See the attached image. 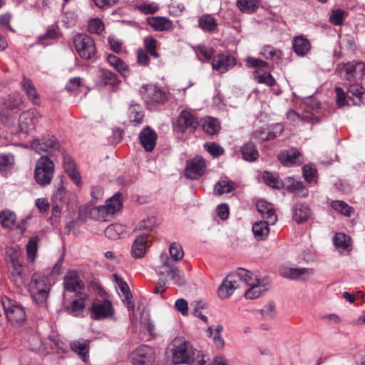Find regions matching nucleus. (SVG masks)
<instances>
[{
    "mask_svg": "<svg viewBox=\"0 0 365 365\" xmlns=\"http://www.w3.org/2000/svg\"><path fill=\"white\" fill-rule=\"evenodd\" d=\"M284 184V188L298 197H305L308 195V190L301 181L296 180L293 178L289 177L286 178Z\"/></svg>",
    "mask_w": 365,
    "mask_h": 365,
    "instance_id": "24",
    "label": "nucleus"
},
{
    "mask_svg": "<svg viewBox=\"0 0 365 365\" xmlns=\"http://www.w3.org/2000/svg\"><path fill=\"white\" fill-rule=\"evenodd\" d=\"M278 160L284 166L300 165L303 163L301 153L296 148L282 151L277 156Z\"/></svg>",
    "mask_w": 365,
    "mask_h": 365,
    "instance_id": "18",
    "label": "nucleus"
},
{
    "mask_svg": "<svg viewBox=\"0 0 365 365\" xmlns=\"http://www.w3.org/2000/svg\"><path fill=\"white\" fill-rule=\"evenodd\" d=\"M302 173L304 180L309 182H317V170L312 164L305 165L302 168Z\"/></svg>",
    "mask_w": 365,
    "mask_h": 365,
    "instance_id": "49",
    "label": "nucleus"
},
{
    "mask_svg": "<svg viewBox=\"0 0 365 365\" xmlns=\"http://www.w3.org/2000/svg\"><path fill=\"white\" fill-rule=\"evenodd\" d=\"M104 30V24L99 19H93L89 21L88 31L91 34H101Z\"/></svg>",
    "mask_w": 365,
    "mask_h": 365,
    "instance_id": "58",
    "label": "nucleus"
},
{
    "mask_svg": "<svg viewBox=\"0 0 365 365\" xmlns=\"http://www.w3.org/2000/svg\"><path fill=\"white\" fill-rule=\"evenodd\" d=\"M264 182L276 190H282L285 187L284 182L279 178L278 174L264 171L262 175Z\"/></svg>",
    "mask_w": 365,
    "mask_h": 365,
    "instance_id": "31",
    "label": "nucleus"
},
{
    "mask_svg": "<svg viewBox=\"0 0 365 365\" xmlns=\"http://www.w3.org/2000/svg\"><path fill=\"white\" fill-rule=\"evenodd\" d=\"M12 281L18 287H22L26 281L27 276L22 263L9 267Z\"/></svg>",
    "mask_w": 365,
    "mask_h": 365,
    "instance_id": "27",
    "label": "nucleus"
},
{
    "mask_svg": "<svg viewBox=\"0 0 365 365\" xmlns=\"http://www.w3.org/2000/svg\"><path fill=\"white\" fill-rule=\"evenodd\" d=\"M349 98L355 104H365V88L359 83L351 84L348 89Z\"/></svg>",
    "mask_w": 365,
    "mask_h": 365,
    "instance_id": "28",
    "label": "nucleus"
},
{
    "mask_svg": "<svg viewBox=\"0 0 365 365\" xmlns=\"http://www.w3.org/2000/svg\"><path fill=\"white\" fill-rule=\"evenodd\" d=\"M340 72L349 81L361 80L365 75V64L362 61H352L343 64Z\"/></svg>",
    "mask_w": 365,
    "mask_h": 365,
    "instance_id": "7",
    "label": "nucleus"
},
{
    "mask_svg": "<svg viewBox=\"0 0 365 365\" xmlns=\"http://www.w3.org/2000/svg\"><path fill=\"white\" fill-rule=\"evenodd\" d=\"M87 299L88 295L86 293L78 292L76 298L65 307V310L73 317H83Z\"/></svg>",
    "mask_w": 365,
    "mask_h": 365,
    "instance_id": "15",
    "label": "nucleus"
},
{
    "mask_svg": "<svg viewBox=\"0 0 365 365\" xmlns=\"http://www.w3.org/2000/svg\"><path fill=\"white\" fill-rule=\"evenodd\" d=\"M73 43L77 53L84 60L91 59L96 53L94 40L86 34L76 35L73 37Z\"/></svg>",
    "mask_w": 365,
    "mask_h": 365,
    "instance_id": "5",
    "label": "nucleus"
},
{
    "mask_svg": "<svg viewBox=\"0 0 365 365\" xmlns=\"http://www.w3.org/2000/svg\"><path fill=\"white\" fill-rule=\"evenodd\" d=\"M113 314V306L108 299L95 302L91 306V317L94 320L106 319L112 317Z\"/></svg>",
    "mask_w": 365,
    "mask_h": 365,
    "instance_id": "13",
    "label": "nucleus"
},
{
    "mask_svg": "<svg viewBox=\"0 0 365 365\" xmlns=\"http://www.w3.org/2000/svg\"><path fill=\"white\" fill-rule=\"evenodd\" d=\"M199 26L205 31L212 32L218 24L216 19L210 14H203L198 18Z\"/></svg>",
    "mask_w": 365,
    "mask_h": 365,
    "instance_id": "38",
    "label": "nucleus"
},
{
    "mask_svg": "<svg viewBox=\"0 0 365 365\" xmlns=\"http://www.w3.org/2000/svg\"><path fill=\"white\" fill-rule=\"evenodd\" d=\"M14 164V158L11 154L0 155V172L10 169Z\"/></svg>",
    "mask_w": 365,
    "mask_h": 365,
    "instance_id": "57",
    "label": "nucleus"
},
{
    "mask_svg": "<svg viewBox=\"0 0 365 365\" xmlns=\"http://www.w3.org/2000/svg\"><path fill=\"white\" fill-rule=\"evenodd\" d=\"M270 222L267 220L255 222L252 226V232L257 240H262L267 237L269 232V225Z\"/></svg>",
    "mask_w": 365,
    "mask_h": 365,
    "instance_id": "36",
    "label": "nucleus"
},
{
    "mask_svg": "<svg viewBox=\"0 0 365 365\" xmlns=\"http://www.w3.org/2000/svg\"><path fill=\"white\" fill-rule=\"evenodd\" d=\"M63 284L64 289L71 292H78L84 288V284L76 271L68 272L64 277Z\"/></svg>",
    "mask_w": 365,
    "mask_h": 365,
    "instance_id": "21",
    "label": "nucleus"
},
{
    "mask_svg": "<svg viewBox=\"0 0 365 365\" xmlns=\"http://www.w3.org/2000/svg\"><path fill=\"white\" fill-rule=\"evenodd\" d=\"M235 65V59L227 55L219 54L212 58V68L221 73L227 71Z\"/></svg>",
    "mask_w": 365,
    "mask_h": 365,
    "instance_id": "20",
    "label": "nucleus"
},
{
    "mask_svg": "<svg viewBox=\"0 0 365 365\" xmlns=\"http://www.w3.org/2000/svg\"><path fill=\"white\" fill-rule=\"evenodd\" d=\"M170 255L171 261L178 262L182 259L184 257V252L180 245L173 242L170 246Z\"/></svg>",
    "mask_w": 365,
    "mask_h": 365,
    "instance_id": "54",
    "label": "nucleus"
},
{
    "mask_svg": "<svg viewBox=\"0 0 365 365\" xmlns=\"http://www.w3.org/2000/svg\"><path fill=\"white\" fill-rule=\"evenodd\" d=\"M70 346L83 362H87L90 348L89 340H75L71 342Z\"/></svg>",
    "mask_w": 365,
    "mask_h": 365,
    "instance_id": "23",
    "label": "nucleus"
},
{
    "mask_svg": "<svg viewBox=\"0 0 365 365\" xmlns=\"http://www.w3.org/2000/svg\"><path fill=\"white\" fill-rule=\"evenodd\" d=\"M41 118V114L36 110H29L23 112L19 118L20 131L28 133L34 130Z\"/></svg>",
    "mask_w": 365,
    "mask_h": 365,
    "instance_id": "11",
    "label": "nucleus"
},
{
    "mask_svg": "<svg viewBox=\"0 0 365 365\" xmlns=\"http://www.w3.org/2000/svg\"><path fill=\"white\" fill-rule=\"evenodd\" d=\"M254 74L255 79L259 83H263L269 87L276 84L275 79L269 73L263 72L261 73L259 71H256Z\"/></svg>",
    "mask_w": 365,
    "mask_h": 365,
    "instance_id": "53",
    "label": "nucleus"
},
{
    "mask_svg": "<svg viewBox=\"0 0 365 365\" xmlns=\"http://www.w3.org/2000/svg\"><path fill=\"white\" fill-rule=\"evenodd\" d=\"M175 308L177 311L180 312L182 315L187 316L188 314V304L187 302L181 298L178 299L175 302Z\"/></svg>",
    "mask_w": 365,
    "mask_h": 365,
    "instance_id": "64",
    "label": "nucleus"
},
{
    "mask_svg": "<svg viewBox=\"0 0 365 365\" xmlns=\"http://www.w3.org/2000/svg\"><path fill=\"white\" fill-rule=\"evenodd\" d=\"M38 237L34 236L31 237L28 244L26 245V254L27 259L29 262H34L36 258V253L37 252Z\"/></svg>",
    "mask_w": 365,
    "mask_h": 365,
    "instance_id": "51",
    "label": "nucleus"
},
{
    "mask_svg": "<svg viewBox=\"0 0 365 365\" xmlns=\"http://www.w3.org/2000/svg\"><path fill=\"white\" fill-rule=\"evenodd\" d=\"M148 235H140L134 240L131 249V255L135 258H142L146 252Z\"/></svg>",
    "mask_w": 365,
    "mask_h": 365,
    "instance_id": "25",
    "label": "nucleus"
},
{
    "mask_svg": "<svg viewBox=\"0 0 365 365\" xmlns=\"http://www.w3.org/2000/svg\"><path fill=\"white\" fill-rule=\"evenodd\" d=\"M275 313V304L271 302L267 305H265L260 310L262 317L265 319H272L274 317Z\"/></svg>",
    "mask_w": 365,
    "mask_h": 365,
    "instance_id": "60",
    "label": "nucleus"
},
{
    "mask_svg": "<svg viewBox=\"0 0 365 365\" xmlns=\"http://www.w3.org/2000/svg\"><path fill=\"white\" fill-rule=\"evenodd\" d=\"M156 225L155 217H150L146 220H141L137 225V230L151 231Z\"/></svg>",
    "mask_w": 365,
    "mask_h": 365,
    "instance_id": "59",
    "label": "nucleus"
},
{
    "mask_svg": "<svg viewBox=\"0 0 365 365\" xmlns=\"http://www.w3.org/2000/svg\"><path fill=\"white\" fill-rule=\"evenodd\" d=\"M99 80L100 83L103 85L110 86L112 88H115L120 83V81L114 73L106 69L101 70Z\"/></svg>",
    "mask_w": 365,
    "mask_h": 365,
    "instance_id": "39",
    "label": "nucleus"
},
{
    "mask_svg": "<svg viewBox=\"0 0 365 365\" xmlns=\"http://www.w3.org/2000/svg\"><path fill=\"white\" fill-rule=\"evenodd\" d=\"M257 210L262 217L267 220L271 225H274L277 221V217L272 204L264 201L259 200L256 204Z\"/></svg>",
    "mask_w": 365,
    "mask_h": 365,
    "instance_id": "22",
    "label": "nucleus"
},
{
    "mask_svg": "<svg viewBox=\"0 0 365 365\" xmlns=\"http://www.w3.org/2000/svg\"><path fill=\"white\" fill-rule=\"evenodd\" d=\"M204 148L214 158L220 157L223 155L225 152L222 146L214 142L205 143Z\"/></svg>",
    "mask_w": 365,
    "mask_h": 365,
    "instance_id": "55",
    "label": "nucleus"
},
{
    "mask_svg": "<svg viewBox=\"0 0 365 365\" xmlns=\"http://www.w3.org/2000/svg\"><path fill=\"white\" fill-rule=\"evenodd\" d=\"M125 231L126 230L124 225L115 223L109 225L105 230V235L110 239L115 240L122 237L125 233Z\"/></svg>",
    "mask_w": 365,
    "mask_h": 365,
    "instance_id": "42",
    "label": "nucleus"
},
{
    "mask_svg": "<svg viewBox=\"0 0 365 365\" xmlns=\"http://www.w3.org/2000/svg\"><path fill=\"white\" fill-rule=\"evenodd\" d=\"M336 247L343 250L347 249L351 245V238L344 233H336L333 239Z\"/></svg>",
    "mask_w": 365,
    "mask_h": 365,
    "instance_id": "50",
    "label": "nucleus"
},
{
    "mask_svg": "<svg viewBox=\"0 0 365 365\" xmlns=\"http://www.w3.org/2000/svg\"><path fill=\"white\" fill-rule=\"evenodd\" d=\"M262 54L267 59L278 60L282 56V52L270 46H264Z\"/></svg>",
    "mask_w": 365,
    "mask_h": 365,
    "instance_id": "56",
    "label": "nucleus"
},
{
    "mask_svg": "<svg viewBox=\"0 0 365 365\" xmlns=\"http://www.w3.org/2000/svg\"><path fill=\"white\" fill-rule=\"evenodd\" d=\"M156 40L153 38H146L144 40V45L146 51L153 57L158 58L159 54L156 52Z\"/></svg>",
    "mask_w": 365,
    "mask_h": 365,
    "instance_id": "61",
    "label": "nucleus"
},
{
    "mask_svg": "<svg viewBox=\"0 0 365 365\" xmlns=\"http://www.w3.org/2000/svg\"><path fill=\"white\" fill-rule=\"evenodd\" d=\"M0 120L5 125L11 126L15 123L16 118L9 110H4L0 112Z\"/></svg>",
    "mask_w": 365,
    "mask_h": 365,
    "instance_id": "63",
    "label": "nucleus"
},
{
    "mask_svg": "<svg viewBox=\"0 0 365 365\" xmlns=\"http://www.w3.org/2000/svg\"><path fill=\"white\" fill-rule=\"evenodd\" d=\"M140 93L148 105L163 103L166 100L165 93L158 86L148 84L140 87Z\"/></svg>",
    "mask_w": 365,
    "mask_h": 365,
    "instance_id": "8",
    "label": "nucleus"
},
{
    "mask_svg": "<svg viewBox=\"0 0 365 365\" xmlns=\"http://www.w3.org/2000/svg\"><path fill=\"white\" fill-rule=\"evenodd\" d=\"M206 163L205 159L200 156H196L187 162L185 175L191 180H197L205 172Z\"/></svg>",
    "mask_w": 365,
    "mask_h": 365,
    "instance_id": "12",
    "label": "nucleus"
},
{
    "mask_svg": "<svg viewBox=\"0 0 365 365\" xmlns=\"http://www.w3.org/2000/svg\"><path fill=\"white\" fill-rule=\"evenodd\" d=\"M199 124L197 117L190 112L184 110L178 117L176 128L181 133H185L187 130L194 131L199 126Z\"/></svg>",
    "mask_w": 365,
    "mask_h": 365,
    "instance_id": "16",
    "label": "nucleus"
},
{
    "mask_svg": "<svg viewBox=\"0 0 365 365\" xmlns=\"http://www.w3.org/2000/svg\"><path fill=\"white\" fill-rule=\"evenodd\" d=\"M311 215V210L307 205L297 204L293 210V218L297 223L307 221Z\"/></svg>",
    "mask_w": 365,
    "mask_h": 365,
    "instance_id": "34",
    "label": "nucleus"
},
{
    "mask_svg": "<svg viewBox=\"0 0 365 365\" xmlns=\"http://www.w3.org/2000/svg\"><path fill=\"white\" fill-rule=\"evenodd\" d=\"M160 264L155 268L157 274L160 278L170 277L174 284L178 286H182L185 281L182 272L174 265L170 258L166 253H161L159 257Z\"/></svg>",
    "mask_w": 365,
    "mask_h": 365,
    "instance_id": "1",
    "label": "nucleus"
},
{
    "mask_svg": "<svg viewBox=\"0 0 365 365\" xmlns=\"http://www.w3.org/2000/svg\"><path fill=\"white\" fill-rule=\"evenodd\" d=\"M6 261L9 267L23 263L20 252L13 248L7 250Z\"/></svg>",
    "mask_w": 365,
    "mask_h": 365,
    "instance_id": "52",
    "label": "nucleus"
},
{
    "mask_svg": "<svg viewBox=\"0 0 365 365\" xmlns=\"http://www.w3.org/2000/svg\"><path fill=\"white\" fill-rule=\"evenodd\" d=\"M63 167L65 171L67 173L71 179L77 185L80 186L81 184V179L78 171L76 169V165L71 157L65 155L63 157Z\"/></svg>",
    "mask_w": 365,
    "mask_h": 365,
    "instance_id": "26",
    "label": "nucleus"
},
{
    "mask_svg": "<svg viewBox=\"0 0 365 365\" xmlns=\"http://www.w3.org/2000/svg\"><path fill=\"white\" fill-rule=\"evenodd\" d=\"M16 220V214L12 211L4 210L0 213V224L5 229L13 228Z\"/></svg>",
    "mask_w": 365,
    "mask_h": 365,
    "instance_id": "45",
    "label": "nucleus"
},
{
    "mask_svg": "<svg viewBox=\"0 0 365 365\" xmlns=\"http://www.w3.org/2000/svg\"><path fill=\"white\" fill-rule=\"evenodd\" d=\"M2 306L7 320L14 327H20L26 321L24 308L7 297L2 299Z\"/></svg>",
    "mask_w": 365,
    "mask_h": 365,
    "instance_id": "4",
    "label": "nucleus"
},
{
    "mask_svg": "<svg viewBox=\"0 0 365 365\" xmlns=\"http://www.w3.org/2000/svg\"><path fill=\"white\" fill-rule=\"evenodd\" d=\"M202 129L207 135H213L220 131V124L216 118L207 117L203 120Z\"/></svg>",
    "mask_w": 365,
    "mask_h": 365,
    "instance_id": "41",
    "label": "nucleus"
},
{
    "mask_svg": "<svg viewBox=\"0 0 365 365\" xmlns=\"http://www.w3.org/2000/svg\"><path fill=\"white\" fill-rule=\"evenodd\" d=\"M345 12L341 9L333 10L330 16L329 21L334 25H341L344 21Z\"/></svg>",
    "mask_w": 365,
    "mask_h": 365,
    "instance_id": "62",
    "label": "nucleus"
},
{
    "mask_svg": "<svg viewBox=\"0 0 365 365\" xmlns=\"http://www.w3.org/2000/svg\"><path fill=\"white\" fill-rule=\"evenodd\" d=\"M215 192L218 195L230 193L235 190V182L230 180L218 181L214 186Z\"/></svg>",
    "mask_w": 365,
    "mask_h": 365,
    "instance_id": "47",
    "label": "nucleus"
},
{
    "mask_svg": "<svg viewBox=\"0 0 365 365\" xmlns=\"http://www.w3.org/2000/svg\"><path fill=\"white\" fill-rule=\"evenodd\" d=\"M148 24L156 31H167L169 30L173 23L170 20L165 17L155 16L148 19Z\"/></svg>",
    "mask_w": 365,
    "mask_h": 365,
    "instance_id": "35",
    "label": "nucleus"
},
{
    "mask_svg": "<svg viewBox=\"0 0 365 365\" xmlns=\"http://www.w3.org/2000/svg\"><path fill=\"white\" fill-rule=\"evenodd\" d=\"M121 193H116L112 197L106 200V205L93 210V212H97L98 218L101 220H106L108 216H113L122 207Z\"/></svg>",
    "mask_w": 365,
    "mask_h": 365,
    "instance_id": "6",
    "label": "nucleus"
},
{
    "mask_svg": "<svg viewBox=\"0 0 365 365\" xmlns=\"http://www.w3.org/2000/svg\"><path fill=\"white\" fill-rule=\"evenodd\" d=\"M293 49L299 56H304L311 49L309 41L303 36H297L293 39Z\"/></svg>",
    "mask_w": 365,
    "mask_h": 365,
    "instance_id": "29",
    "label": "nucleus"
},
{
    "mask_svg": "<svg viewBox=\"0 0 365 365\" xmlns=\"http://www.w3.org/2000/svg\"><path fill=\"white\" fill-rule=\"evenodd\" d=\"M29 290L34 300L37 304L45 302L51 290L49 278L40 272L34 274L29 284Z\"/></svg>",
    "mask_w": 365,
    "mask_h": 365,
    "instance_id": "2",
    "label": "nucleus"
},
{
    "mask_svg": "<svg viewBox=\"0 0 365 365\" xmlns=\"http://www.w3.org/2000/svg\"><path fill=\"white\" fill-rule=\"evenodd\" d=\"M242 158L249 162L255 161L259 157V153L252 142L244 144L241 148Z\"/></svg>",
    "mask_w": 365,
    "mask_h": 365,
    "instance_id": "40",
    "label": "nucleus"
},
{
    "mask_svg": "<svg viewBox=\"0 0 365 365\" xmlns=\"http://www.w3.org/2000/svg\"><path fill=\"white\" fill-rule=\"evenodd\" d=\"M155 358L153 348L148 345L138 346L133 354V365H153Z\"/></svg>",
    "mask_w": 365,
    "mask_h": 365,
    "instance_id": "10",
    "label": "nucleus"
},
{
    "mask_svg": "<svg viewBox=\"0 0 365 365\" xmlns=\"http://www.w3.org/2000/svg\"><path fill=\"white\" fill-rule=\"evenodd\" d=\"M330 205L333 210L346 217H350L354 209L343 200H332Z\"/></svg>",
    "mask_w": 365,
    "mask_h": 365,
    "instance_id": "43",
    "label": "nucleus"
},
{
    "mask_svg": "<svg viewBox=\"0 0 365 365\" xmlns=\"http://www.w3.org/2000/svg\"><path fill=\"white\" fill-rule=\"evenodd\" d=\"M128 118L134 125H140L144 118V112L140 105L132 103L128 108Z\"/></svg>",
    "mask_w": 365,
    "mask_h": 365,
    "instance_id": "32",
    "label": "nucleus"
},
{
    "mask_svg": "<svg viewBox=\"0 0 365 365\" xmlns=\"http://www.w3.org/2000/svg\"><path fill=\"white\" fill-rule=\"evenodd\" d=\"M54 173L53 162L48 156L41 157L36 163L34 178L36 182L45 186L51 183Z\"/></svg>",
    "mask_w": 365,
    "mask_h": 365,
    "instance_id": "3",
    "label": "nucleus"
},
{
    "mask_svg": "<svg viewBox=\"0 0 365 365\" xmlns=\"http://www.w3.org/2000/svg\"><path fill=\"white\" fill-rule=\"evenodd\" d=\"M248 286L250 287L246 291L245 297L249 299H257L266 291L264 280H260L259 279H256L255 282L249 284Z\"/></svg>",
    "mask_w": 365,
    "mask_h": 365,
    "instance_id": "30",
    "label": "nucleus"
},
{
    "mask_svg": "<svg viewBox=\"0 0 365 365\" xmlns=\"http://www.w3.org/2000/svg\"><path fill=\"white\" fill-rule=\"evenodd\" d=\"M157 133L149 126L144 128L139 134V140L146 152H152L156 145Z\"/></svg>",
    "mask_w": 365,
    "mask_h": 365,
    "instance_id": "19",
    "label": "nucleus"
},
{
    "mask_svg": "<svg viewBox=\"0 0 365 365\" xmlns=\"http://www.w3.org/2000/svg\"><path fill=\"white\" fill-rule=\"evenodd\" d=\"M237 276L233 274H228L222 280V284L217 289L219 297L221 299H227L230 297L235 289L240 287L237 282Z\"/></svg>",
    "mask_w": 365,
    "mask_h": 365,
    "instance_id": "17",
    "label": "nucleus"
},
{
    "mask_svg": "<svg viewBox=\"0 0 365 365\" xmlns=\"http://www.w3.org/2000/svg\"><path fill=\"white\" fill-rule=\"evenodd\" d=\"M107 61L123 76H126L128 67L122 59L113 54H109L107 56Z\"/></svg>",
    "mask_w": 365,
    "mask_h": 365,
    "instance_id": "44",
    "label": "nucleus"
},
{
    "mask_svg": "<svg viewBox=\"0 0 365 365\" xmlns=\"http://www.w3.org/2000/svg\"><path fill=\"white\" fill-rule=\"evenodd\" d=\"M237 6L242 12L252 14L258 9L259 3L257 0H237Z\"/></svg>",
    "mask_w": 365,
    "mask_h": 365,
    "instance_id": "46",
    "label": "nucleus"
},
{
    "mask_svg": "<svg viewBox=\"0 0 365 365\" xmlns=\"http://www.w3.org/2000/svg\"><path fill=\"white\" fill-rule=\"evenodd\" d=\"M313 274V269L309 268H289L282 272V276L290 279H298L301 277Z\"/></svg>",
    "mask_w": 365,
    "mask_h": 365,
    "instance_id": "37",
    "label": "nucleus"
},
{
    "mask_svg": "<svg viewBox=\"0 0 365 365\" xmlns=\"http://www.w3.org/2000/svg\"><path fill=\"white\" fill-rule=\"evenodd\" d=\"M31 146L38 153H52L59 149L60 144L55 136H48L32 140Z\"/></svg>",
    "mask_w": 365,
    "mask_h": 365,
    "instance_id": "14",
    "label": "nucleus"
},
{
    "mask_svg": "<svg viewBox=\"0 0 365 365\" xmlns=\"http://www.w3.org/2000/svg\"><path fill=\"white\" fill-rule=\"evenodd\" d=\"M21 87L34 104L38 105L40 103L38 92L29 78H27L25 76L23 78Z\"/></svg>",
    "mask_w": 365,
    "mask_h": 365,
    "instance_id": "33",
    "label": "nucleus"
},
{
    "mask_svg": "<svg viewBox=\"0 0 365 365\" xmlns=\"http://www.w3.org/2000/svg\"><path fill=\"white\" fill-rule=\"evenodd\" d=\"M233 274L237 276V280L239 284H240V283H243L247 286L255 282V280L256 279L253 278V274L251 272L243 268H238L236 273H234Z\"/></svg>",
    "mask_w": 365,
    "mask_h": 365,
    "instance_id": "48",
    "label": "nucleus"
},
{
    "mask_svg": "<svg viewBox=\"0 0 365 365\" xmlns=\"http://www.w3.org/2000/svg\"><path fill=\"white\" fill-rule=\"evenodd\" d=\"M195 350L190 342L183 341L175 346L173 354V361L175 364H190L193 361Z\"/></svg>",
    "mask_w": 365,
    "mask_h": 365,
    "instance_id": "9",
    "label": "nucleus"
}]
</instances>
